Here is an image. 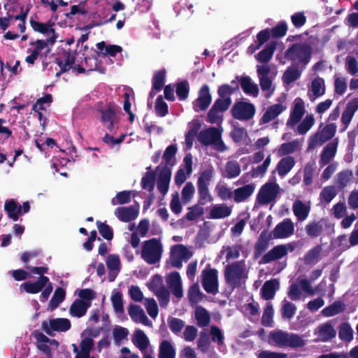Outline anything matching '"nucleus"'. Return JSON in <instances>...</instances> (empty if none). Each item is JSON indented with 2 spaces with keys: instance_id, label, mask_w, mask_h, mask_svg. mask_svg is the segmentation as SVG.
I'll return each mask as SVG.
<instances>
[{
  "instance_id": "1",
  "label": "nucleus",
  "mask_w": 358,
  "mask_h": 358,
  "mask_svg": "<svg viewBox=\"0 0 358 358\" xmlns=\"http://www.w3.org/2000/svg\"><path fill=\"white\" fill-rule=\"evenodd\" d=\"M213 177V167L205 169L201 171L197 180V188L199 194V203L188 208V212L185 215L184 219L189 221H195L198 220L204 213V209L202 206L207 201H212L213 196L209 192L208 186Z\"/></svg>"
},
{
  "instance_id": "2",
  "label": "nucleus",
  "mask_w": 358,
  "mask_h": 358,
  "mask_svg": "<svg viewBox=\"0 0 358 358\" xmlns=\"http://www.w3.org/2000/svg\"><path fill=\"white\" fill-rule=\"evenodd\" d=\"M244 260L235 262L226 266L224 269V279L226 283L234 289L245 282L248 274L245 272Z\"/></svg>"
},
{
  "instance_id": "3",
  "label": "nucleus",
  "mask_w": 358,
  "mask_h": 358,
  "mask_svg": "<svg viewBox=\"0 0 358 358\" xmlns=\"http://www.w3.org/2000/svg\"><path fill=\"white\" fill-rule=\"evenodd\" d=\"M269 338L278 346L280 347L298 348L305 345V341L300 336L295 334H289L282 330L271 331Z\"/></svg>"
},
{
  "instance_id": "4",
  "label": "nucleus",
  "mask_w": 358,
  "mask_h": 358,
  "mask_svg": "<svg viewBox=\"0 0 358 358\" xmlns=\"http://www.w3.org/2000/svg\"><path fill=\"white\" fill-rule=\"evenodd\" d=\"M163 251L159 240L152 238L143 242L141 250V257L149 264H155L159 262Z\"/></svg>"
},
{
  "instance_id": "5",
  "label": "nucleus",
  "mask_w": 358,
  "mask_h": 358,
  "mask_svg": "<svg viewBox=\"0 0 358 358\" xmlns=\"http://www.w3.org/2000/svg\"><path fill=\"white\" fill-rule=\"evenodd\" d=\"M312 55V48L306 43H294L292 44L286 51L285 57L293 62L299 60V62L307 65Z\"/></svg>"
},
{
  "instance_id": "6",
  "label": "nucleus",
  "mask_w": 358,
  "mask_h": 358,
  "mask_svg": "<svg viewBox=\"0 0 358 358\" xmlns=\"http://www.w3.org/2000/svg\"><path fill=\"white\" fill-rule=\"evenodd\" d=\"M71 328V321L67 318H55L41 323V329L48 336H54L55 332H66Z\"/></svg>"
},
{
  "instance_id": "7",
  "label": "nucleus",
  "mask_w": 358,
  "mask_h": 358,
  "mask_svg": "<svg viewBox=\"0 0 358 358\" xmlns=\"http://www.w3.org/2000/svg\"><path fill=\"white\" fill-rule=\"evenodd\" d=\"M210 267V265H208ZM201 284L208 294H216L218 292V272L215 268H206L201 272Z\"/></svg>"
},
{
  "instance_id": "8",
  "label": "nucleus",
  "mask_w": 358,
  "mask_h": 358,
  "mask_svg": "<svg viewBox=\"0 0 358 358\" xmlns=\"http://www.w3.org/2000/svg\"><path fill=\"white\" fill-rule=\"evenodd\" d=\"M255 113L256 108L255 105L245 101L235 103L231 109L232 117L238 120H250L254 117Z\"/></svg>"
},
{
  "instance_id": "9",
  "label": "nucleus",
  "mask_w": 358,
  "mask_h": 358,
  "mask_svg": "<svg viewBox=\"0 0 358 358\" xmlns=\"http://www.w3.org/2000/svg\"><path fill=\"white\" fill-rule=\"evenodd\" d=\"M336 132V126L334 123L327 124L321 133H316L312 136L308 141V149L315 148L318 143H322L331 140Z\"/></svg>"
},
{
  "instance_id": "10",
  "label": "nucleus",
  "mask_w": 358,
  "mask_h": 358,
  "mask_svg": "<svg viewBox=\"0 0 358 358\" xmlns=\"http://www.w3.org/2000/svg\"><path fill=\"white\" fill-rule=\"evenodd\" d=\"M335 329L331 320L320 324L314 331L316 336L315 342L327 343L335 338L336 336Z\"/></svg>"
},
{
  "instance_id": "11",
  "label": "nucleus",
  "mask_w": 358,
  "mask_h": 358,
  "mask_svg": "<svg viewBox=\"0 0 358 358\" xmlns=\"http://www.w3.org/2000/svg\"><path fill=\"white\" fill-rule=\"evenodd\" d=\"M294 232V225L289 218H285L278 223L273 230L270 232L274 239L286 238Z\"/></svg>"
},
{
  "instance_id": "12",
  "label": "nucleus",
  "mask_w": 358,
  "mask_h": 358,
  "mask_svg": "<svg viewBox=\"0 0 358 358\" xmlns=\"http://www.w3.org/2000/svg\"><path fill=\"white\" fill-rule=\"evenodd\" d=\"M30 25L33 30L36 32H38L43 34H51V36L48 38L50 45H53L58 38V35L55 33V30L52 28L54 23L49 20L46 23L40 22L31 18Z\"/></svg>"
},
{
  "instance_id": "13",
  "label": "nucleus",
  "mask_w": 358,
  "mask_h": 358,
  "mask_svg": "<svg viewBox=\"0 0 358 358\" xmlns=\"http://www.w3.org/2000/svg\"><path fill=\"white\" fill-rule=\"evenodd\" d=\"M279 185L275 182H267L260 189L258 199L260 203L267 204L273 201L277 196Z\"/></svg>"
},
{
  "instance_id": "14",
  "label": "nucleus",
  "mask_w": 358,
  "mask_h": 358,
  "mask_svg": "<svg viewBox=\"0 0 358 358\" xmlns=\"http://www.w3.org/2000/svg\"><path fill=\"white\" fill-rule=\"evenodd\" d=\"M212 101V96L210 94V89L207 85H203L199 92L198 98L193 101L194 111L199 112L205 110L208 108Z\"/></svg>"
},
{
  "instance_id": "15",
  "label": "nucleus",
  "mask_w": 358,
  "mask_h": 358,
  "mask_svg": "<svg viewBox=\"0 0 358 358\" xmlns=\"http://www.w3.org/2000/svg\"><path fill=\"white\" fill-rule=\"evenodd\" d=\"M156 170L159 171L157 180L158 190L162 194H166L169 188V183L171 178V170L169 166H162V164L159 165L156 168Z\"/></svg>"
},
{
  "instance_id": "16",
  "label": "nucleus",
  "mask_w": 358,
  "mask_h": 358,
  "mask_svg": "<svg viewBox=\"0 0 358 358\" xmlns=\"http://www.w3.org/2000/svg\"><path fill=\"white\" fill-rule=\"evenodd\" d=\"M118 107L114 103H108L106 109L100 110L101 120L103 124L112 132L115 128V120Z\"/></svg>"
},
{
  "instance_id": "17",
  "label": "nucleus",
  "mask_w": 358,
  "mask_h": 358,
  "mask_svg": "<svg viewBox=\"0 0 358 358\" xmlns=\"http://www.w3.org/2000/svg\"><path fill=\"white\" fill-rule=\"evenodd\" d=\"M187 248L183 245H176L173 247L170 256L171 265L172 267L180 268L182 266V260L188 259Z\"/></svg>"
},
{
  "instance_id": "18",
  "label": "nucleus",
  "mask_w": 358,
  "mask_h": 358,
  "mask_svg": "<svg viewBox=\"0 0 358 358\" xmlns=\"http://www.w3.org/2000/svg\"><path fill=\"white\" fill-rule=\"evenodd\" d=\"M274 239L267 229L263 230L255 245H254V257L257 259L268 248L271 240Z\"/></svg>"
},
{
  "instance_id": "19",
  "label": "nucleus",
  "mask_w": 358,
  "mask_h": 358,
  "mask_svg": "<svg viewBox=\"0 0 358 358\" xmlns=\"http://www.w3.org/2000/svg\"><path fill=\"white\" fill-rule=\"evenodd\" d=\"M304 113V102L301 98L298 97L294 100V106L287 120V125L294 127L301 120Z\"/></svg>"
},
{
  "instance_id": "20",
  "label": "nucleus",
  "mask_w": 358,
  "mask_h": 358,
  "mask_svg": "<svg viewBox=\"0 0 358 358\" xmlns=\"http://www.w3.org/2000/svg\"><path fill=\"white\" fill-rule=\"evenodd\" d=\"M193 157L191 153H187L184 159H183V163L185 168L186 169V173L183 169L180 168L175 176V183L177 185H181L183 184L186 179H187V175L189 176L192 172V161Z\"/></svg>"
},
{
  "instance_id": "21",
  "label": "nucleus",
  "mask_w": 358,
  "mask_h": 358,
  "mask_svg": "<svg viewBox=\"0 0 358 358\" xmlns=\"http://www.w3.org/2000/svg\"><path fill=\"white\" fill-rule=\"evenodd\" d=\"M220 131L215 127H209L203 129L198 134V141L205 146L211 145L220 138Z\"/></svg>"
},
{
  "instance_id": "22",
  "label": "nucleus",
  "mask_w": 358,
  "mask_h": 358,
  "mask_svg": "<svg viewBox=\"0 0 358 358\" xmlns=\"http://www.w3.org/2000/svg\"><path fill=\"white\" fill-rule=\"evenodd\" d=\"M358 110V98H355L349 101L345 107V109L342 113L341 123L343 125L341 131H344L348 127L355 112Z\"/></svg>"
},
{
  "instance_id": "23",
  "label": "nucleus",
  "mask_w": 358,
  "mask_h": 358,
  "mask_svg": "<svg viewBox=\"0 0 358 358\" xmlns=\"http://www.w3.org/2000/svg\"><path fill=\"white\" fill-rule=\"evenodd\" d=\"M48 282L49 278L45 275H42L40 276L36 282H25L22 283L20 287L27 293L37 294L43 290Z\"/></svg>"
},
{
  "instance_id": "24",
  "label": "nucleus",
  "mask_w": 358,
  "mask_h": 358,
  "mask_svg": "<svg viewBox=\"0 0 358 358\" xmlns=\"http://www.w3.org/2000/svg\"><path fill=\"white\" fill-rule=\"evenodd\" d=\"M115 214L120 221L129 222L138 217V210L133 206L118 207L115 209Z\"/></svg>"
},
{
  "instance_id": "25",
  "label": "nucleus",
  "mask_w": 358,
  "mask_h": 358,
  "mask_svg": "<svg viewBox=\"0 0 358 358\" xmlns=\"http://www.w3.org/2000/svg\"><path fill=\"white\" fill-rule=\"evenodd\" d=\"M285 110V107L281 103H275L269 106L259 120V124L270 122L277 117Z\"/></svg>"
},
{
  "instance_id": "26",
  "label": "nucleus",
  "mask_w": 358,
  "mask_h": 358,
  "mask_svg": "<svg viewBox=\"0 0 358 358\" xmlns=\"http://www.w3.org/2000/svg\"><path fill=\"white\" fill-rule=\"evenodd\" d=\"M128 312L134 322L141 323L145 326L151 324V322L141 306L136 304H131L129 307Z\"/></svg>"
},
{
  "instance_id": "27",
  "label": "nucleus",
  "mask_w": 358,
  "mask_h": 358,
  "mask_svg": "<svg viewBox=\"0 0 358 358\" xmlns=\"http://www.w3.org/2000/svg\"><path fill=\"white\" fill-rule=\"evenodd\" d=\"M338 147L337 139L329 143L324 148L320 155V164L321 165H326L334 157Z\"/></svg>"
},
{
  "instance_id": "28",
  "label": "nucleus",
  "mask_w": 358,
  "mask_h": 358,
  "mask_svg": "<svg viewBox=\"0 0 358 358\" xmlns=\"http://www.w3.org/2000/svg\"><path fill=\"white\" fill-rule=\"evenodd\" d=\"M90 306L91 302H85L82 299H76L69 308V313L72 316L80 318L86 314Z\"/></svg>"
},
{
  "instance_id": "29",
  "label": "nucleus",
  "mask_w": 358,
  "mask_h": 358,
  "mask_svg": "<svg viewBox=\"0 0 358 358\" xmlns=\"http://www.w3.org/2000/svg\"><path fill=\"white\" fill-rule=\"evenodd\" d=\"M255 189V185L253 183L236 189L234 192V200L236 203L244 201L253 194Z\"/></svg>"
},
{
  "instance_id": "30",
  "label": "nucleus",
  "mask_w": 358,
  "mask_h": 358,
  "mask_svg": "<svg viewBox=\"0 0 358 358\" xmlns=\"http://www.w3.org/2000/svg\"><path fill=\"white\" fill-rule=\"evenodd\" d=\"M285 257L284 250H282V245L274 246L272 249L264 254L259 263L268 264L271 262L276 261Z\"/></svg>"
},
{
  "instance_id": "31",
  "label": "nucleus",
  "mask_w": 358,
  "mask_h": 358,
  "mask_svg": "<svg viewBox=\"0 0 358 358\" xmlns=\"http://www.w3.org/2000/svg\"><path fill=\"white\" fill-rule=\"evenodd\" d=\"M96 48L99 51H95L96 55L103 54L105 56L115 57L117 53L122 52V48L117 45H106L105 41H101L96 43Z\"/></svg>"
},
{
  "instance_id": "32",
  "label": "nucleus",
  "mask_w": 358,
  "mask_h": 358,
  "mask_svg": "<svg viewBox=\"0 0 358 358\" xmlns=\"http://www.w3.org/2000/svg\"><path fill=\"white\" fill-rule=\"evenodd\" d=\"M276 45L277 43L275 41H271L256 55V59L261 63L268 62L273 57Z\"/></svg>"
},
{
  "instance_id": "33",
  "label": "nucleus",
  "mask_w": 358,
  "mask_h": 358,
  "mask_svg": "<svg viewBox=\"0 0 358 358\" xmlns=\"http://www.w3.org/2000/svg\"><path fill=\"white\" fill-rule=\"evenodd\" d=\"M295 164L294 158L292 156H287L282 158L278 163L276 170L281 177L287 174Z\"/></svg>"
},
{
  "instance_id": "34",
  "label": "nucleus",
  "mask_w": 358,
  "mask_h": 358,
  "mask_svg": "<svg viewBox=\"0 0 358 358\" xmlns=\"http://www.w3.org/2000/svg\"><path fill=\"white\" fill-rule=\"evenodd\" d=\"M231 208L224 204L213 206L209 213V217L211 219H222L229 217L231 214Z\"/></svg>"
},
{
  "instance_id": "35",
  "label": "nucleus",
  "mask_w": 358,
  "mask_h": 358,
  "mask_svg": "<svg viewBox=\"0 0 358 358\" xmlns=\"http://www.w3.org/2000/svg\"><path fill=\"white\" fill-rule=\"evenodd\" d=\"M294 215L300 222L305 220L310 213V208L306 206L301 201L296 200L292 206Z\"/></svg>"
},
{
  "instance_id": "36",
  "label": "nucleus",
  "mask_w": 358,
  "mask_h": 358,
  "mask_svg": "<svg viewBox=\"0 0 358 358\" xmlns=\"http://www.w3.org/2000/svg\"><path fill=\"white\" fill-rule=\"evenodd\" d=\"M276 286H278V282L276 280L266 281L261 288L262 299L264 300L272 299L275 294Z\"/></svg>"
},
{
  "instance_id": "37",
  "label": "nucleus",
  "mask_w": 358,
  "mask_h": 358,
  "mask_svg": "<svg viewBox=\"0 0 358 358\" xmlns=\"http://www.w3.org/2000/svg\"><path fill=\"white\" fill-rule=\"evenodd\" d=\"M4 210L8 217L13 221H17L20 216V209L17 203L13 199H8L4 203Z\"/></svg>"
},
{
  "instance_id": "38",
  "label": "nucleus",
  "mask_w": 358,
  "mask_h": 358,
  "mask_svg": "<svg viewBox=\"0 0 358 358\" xmlns=\"http://www.w3.org/2000/svg\"><path fill=\"white\" fill-rule=\"evenodd\" d=\"M157 173L155 171H147L143 176L141 185L143 189L152 192L155 189Z\"/></svg>"
},
{
  "instance_id": "39",
  "label": "nucleus",
  "mask_w": 358,
  "mask_h": 358,
  "mask_svg": "<svg viewBox=\"0 0 358 358\" xmlns=\"http://www.w3.org/2000/svg\"><path fill=\"white\" fill-rule=\"evenodd\" d=\"M241 87L243 91L247 94L257 97L259 94V88L256 84L251 82V79L248 76L241 78L240 80Z\"/></svg>"
},
{
  "instance_id": "40",
  "label": "nucleus",
  "mask_w": 358,
  "mask_h": 358,
  "mask_svg": "<svg viewBox=\"0 0 358 358\" xmlns=\"http://www.w3.org/2000/svg\"><path fill=\"white\" fill-rule=\"evenodd\" d=\"M159 358H175L176 350L171 343L166 340L163 341L159 345Z\"/></svg>"
},
{
  "instance_id": "41",
  "label": "nucleus",
  "mask_w": 358,
  "mask_h": 358,
  "mask_svg": "<svg viewBox=\"0 0 358 358\" xmlns=\"http://www.w3.org/2000/svg\"><path fill=\"white\" fill-rule=\"evenodd\" d=\"M241 171V166L236 161H229L226 163L223 176L227 178H234L238 176Z\"/></svg>"
},
{
  "instance_id": "42",
  "label": "nucleus",
  "mask_w": 358,
  "mask_h": 358,
  "mask_svg": "<svg viewBox=\"0 0 358 358\" xmlns=\"http://www.w3.org/2000/svg\"><path fill=\"white\" fill-rule=\"evenodd\" d=\"M195 318L197 324L200 327H204L208 325L210 321V317L208 312L202 306H198L195 310Z\"/></svg>"
},
{
  "instance_id": "43",
  "label": "nucleus",
  "mask_w": 358,
  "mask_h": 358,
  "mask_svg": "<svg viewBox=\"0 0 358 358\" xmlns=\"http://www.w3.org/2000/svg\"><path fill=\"white\" fill-rule=\"evenodd\" d=\"M301 76V72L296 65L289 66L282 76L283 82L287 85L294 82Z\"/></svg>"
},
{
  "instance_id": "44",
  "label": "nucleus",
  "mask_w": 358,
  "mask_h": 358,
  "mask_svg": "<svg viewBox=\"0 0 358 358\" xmlns=\"http://www.w3.org/2000/svg\"><path fill=\"white\" fill-rule=\"evenodd\" d=\"M133 343L141 350H144L148 346L149 340L142 330H137L134 334Z\"/></svg>"
},
{
  "instance_id": "45",
  "label": "nucleus",
  "mask_w": 358,
  "mask_h": 358,
  "mask_svg": "<svg viewBox=\"0 0 358 358\" xmlns=\"http://www.w3.org/2000/svg\"><path fill=\"white\" fill-rule=\"evenodd\" d=\"M311 91L315 98H318L325 93V85L323 78L317 77L311 82Z\"/></svg>"
},
{
  "instance_id": "46",
  "label": "nucleus",
  "mask_w": 358,
  "mask_h": 358,
  "mask_svg": "<svg viewBox=\"0 0 358 358\" xmlns=\"http://www.w3.org/2000/svg\"><path fill=\"white\" fill-rule=\"evenodd\" d=\"M339 338L345 342H350L353 339V330L348 322H343L338 327Z\"/></svg>"
},
{
  "instance_id": "47",
  "label": "nucleus",
  "mask_w": 358,
  "mask_h": 358,
  "mask_svg": "<svg viewBox=\"0 0 358 358\" xmlns=\"http://www.w3.org/2000/svg\"><path fill=\"white\" fill-rule=\"evenodd\" d=\"M344 310V305L339 301H334L322 310V313L326 317H331Z\"/></svg>"
},
{
  "instance_id": "48",
  "label": "nucleus",
  "mask_w": 358,
  "mask_h": 358,
  "mask_svg": "<svg viewBox=\"0 0 358 358\" xmlns=\"http://www.w3.org/2000/svg\"><path fill=\"white\" fill-rule=\"evenodd\" d=\"M305 229L308 236L311 238L318 237L323 231L322 224L320 221L309 222L306 225Z\"/></svg>"
},
{
  "instance_id": "49",
  "label": "nucleus",
  "mask_w": 358,
  "mask_h": 358,
  "mask_svg": "<svg viewBox=\"0 0 358 358\" xmlns=\"http://www.w3.org/2000/svg\"><path fill=\"white\" fill-rule=\"evenodd\" d=\"M166 80L165 69L157 71L152 78V90L159 92L162 90Z\"/></svg>"
},
{
  "instance_id": "50",
  "label": "nucleus",
  "mask_w": 358,
  "mask_h": 358,
  "mask_svg": "<svg viewBox=\"0 0 358 358\" xmlns=\"http://www.w3.org/2000/svg\"><path fill=\"white\" fill-rule=\"evenodd\" d=\"M273 307L271 302H268L264 308L262 317V324L264 327H271L273 322Z\"/></svg>"
},
{
  "instance_id": "51",
  "label": "nucleus",
  "mask_w": 358,
  "mask_h": 358,
  "mask_svg": "<svg viewBox=\"0 0 358 358\" xmlns=\"http://www.w3.org/2000/svg\"><path fill=\"white\" fill-rule=\"evenodd\" d=\"M65 296L66 291L64 288L60 287L56 288L53 296L49 302V306L51 308V309L57 308L58 306L64 300Z\"/></svg>"
},
{
  "instance_id": "52",
  "label": "nucleus",
  "mask_w": 358,
  "mask_h": 358,
  "mask_svg": "<svg viewBox=\"0 0 358 358\" xmlns=\"http://www.w3.org/2000/svg\"><path fill=\"white\" fill-rule=\"evenodd\" d=\"M176 95L178 100L185 101L187 99L189 93V85L187 80H182L176 84Z\"/></svg>"
},
{
  "instance_id": "53",
  "label": "nucleus",
  "mask_w": 358,
  "mask_h": 358,
  "mask_svg": "<svg viewBox=\"0 0 358 358\" xmlns=\"http://www.w3.org/2000/svg\"><path fill=\"white\" fill-rule=\"evenodd\" d=\"M96 224L100 235L104 239L111 241L113 238V230L111 227L106 222H102L99 220L96 221Z\"/></svg>"
},
{
  "instance_id": "54",
  "label": "nucleus",
  "mask_w": 358,
  "mask_h": 358,
  "mask_svg": "<svg viewBox=\"0 0 358 358\" xmlns=\"http://www.w3.org/2000/svg\"><path fill=\"white\" fill-rule=\"evenodd\" d=\"M296 307L291 302L284 299L283 304L281 308V315L282 318L290 320L296 313Z\"/></svg>"
},
{
  "instance_id": "55",
  "label": "nucleus",
  "mask_w": 358,
  "mask_h": 358,
  "mask_svg": "<svg viewBox=\"0 0 358 358\" xmlns=\"http://www.w3.org/2000/svg\"><path fill=\"white\" fill-rule=\"evenodd\" d=\"M203 297V293L200 291L199 286L197 283L192 285L188 291V298L191 303H196L202 300Z\"/></svg>"
},
{
  "instance_id": "56",
  "label": "nucleus",
  "mask_w": 358,
  "mask_h": 358,
  "mask_svg": "<svg viewBox=\"0 0 358 358\" xmlns=\"http://www.w3.org/2000/svg\"><path fill=\"white\" fill-rule=\"evenodd\" d=\"M345 69L351 76L358 75V61L352 56H347L345 62Z\"/></svg>"
},
{
  "instance_id": "57",
  "label": "nucleus",
  "mask_w": 358,
  "mask_h": 358,
  "mask_svg": "<svg viewBox=\"0 0 358 358\" xmlns=\"http://www.w3.org/2000/svg\"><path fill=\"white\" fill-rule=\"evenodd\" d=\"M131 200V191H122L118 192L115 197L111 200V203L114 206L120 204L129 203Z\"/></svg>"
},
{
  "instance_id": "58",
  "label": "nucleus",
  "mask_w": 358,
  "mask_h": 358,
  "mask_svg": "<svg viewBox=\"0 0 358 358\" xmlns=\"http://www.w3.org/2000/svg\"><path fill=\"white\" fill-rule=\"evenodd\" d=\"M337 192L334 186L324 187L320 194V199L326 203H330L336 196Z\"/></svg>"
},
{
  "instance_id": "59",
  "label": "nucleus",
  "mask_w": 358,
  "mask_h": 358,
  "mask_svg": "<svg viewBox=\"0 0 358 358\" xmlns=\"http://www.w3.org/2000/svg\"><path fill=\"white\" fill-rule=\"evenodd\" d=\"M111 302L115 313H122L124 312L122 294L121 292L117 291L113 293L111 296Z\"/></svg>"
},
{
  "instance_id": "60",
  "label": "nucleus",
  "mask_w": 358,
  "mask_h": 358,
  "mask_svg": "<svg viewBox=\"0 0 358 358\" xmlns=\"http://www.w3.org/2000/svg\"><path fill=\"white\" fill-rule=\"evenodd\" d=\"M270 31L272 38H280L285 36L287 31V25L285 21H281L274 27L270 29Z\"/></svg>"
},
{
  "instance_id": "61",
  "label": "nucleus",
  "mask_w": 358,
  "mask_h": 358,
  "mask_svg": "<svg viewBox=\"0 0 358 358\" xmlns=\"http://www.w3.org/2000/svg\"><path fill=\"white\" fill-rule=\"evenodd\" d=\"M322 251L321 245H317L309 250L304 256V263L306 265L313 263L320 256Z\"/></svg>"
},
{
  "instance_id": "62",
  "label": "nucleus",
  "mask_w": 358,
  "mask_h": 358,
  "mask_svg": "<svg viewBox=\"0 0 358 358\" xmlns=\"http://www.w3.org/2000/svg\"><path fill=\"white\" fill-rule=\"evenodd\" d=\"M155 112L159 117H164L169 113V106L163 100L162 95H159L156 99Z\"/></svg>"
},
{
  "instance_id": "63",
  "label": "nucleus",
  "mask_w": 358,
  "mask_h": 358,
  "mask_svg": "<svg viewBox=\"0 0 358 358\" xmlns=\"http://www.w3.org/2000/svg\"><path fill=\"white\" fill-rule=\"evenodd\" d=\"M195 192V188L192 182H187L182 188L181 195L184 203H188L192 199Z\"/></svg>"
},
{
  "instance_id": "64",
  "label": "nucleus",
  "mask_w": 358,
  "mask_h": 358,
  "mask_svg": "<svg viewBox=\"0 0 358 358\" xmlns=\"http://www.w3.org/2000/svg\"><path fill=\"white\" fill-rule=\"evenodd\" d=\"M315 119L312 115H307L298 125L297 130L300 134H305L313 127Z\"/></svg>"
}]
</instances>
